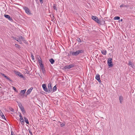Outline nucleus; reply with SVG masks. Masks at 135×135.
Masks as SVG:
<instances>
[{
	"mask_svg": "<svg viewBox=\"0 0 135 135\" xmlns=\"http://www.w3.org/2000/svg\"><path fill=\"white\" fill-rule=\"evenodd\" d=\"M5 78L9 81H12V80L9 77L7 76L5 77Z\"/></svg>",
	"mask_w": 135,
	"mask_h": 135,
	"instance_id": "obj_24",
	"label": "nucleus"
},
{
	"mask_svg": "<svg viewBox=\"0 0 135 135\" xmlns=\"http://www.w3.org/2000/svg\"><path fill=\"white\" fill-rule=\"evenodd\" d=\"M57 88L56 87V86H54L53 89V91H55L56 90Z\"/></svg>",
	"mask_w": 135,
	"mask_h": 135,
	"instance_id": "obj_25",
	"label": "nucleus"
},
{
	"mask_svg": "<svg viewBox=\"0 0 135 135\" xmlns=\"http://www.w3.org/2000/svg\"><path fill=\"white\" fill-rule=\"evenodd\" d=\"M92 18L93 20L95 21L97 23H100V21L99 20L98 17L96 16H92L91 17Z\"/></svg>",
	"mask_w": 135,
	"mask_h": 135,
	"instance_id": "obj_3",
	"label": "nucleus"
},
{
	"mask_svg": "<svg viewBox=\"0 0 135 135\" xmlns=\"http://www.w3.org/2000/svg\"><path fill=\"white\" fill-rule=\"evenodd\" d=\"M42 87L44 91L46 92H48L47 89L46 87V85L45 84H43L42 85Z\"/></svg>",
	"mask_w": 135,
	"mask_h": 135,
	"instance_id": "obj_8",
	"label": "nucleus"
},
{
	"mask_svg": "<svg viewBox=\"0 0 135 135\" xmlns=\"http://www.w3.org/2000/svg\"><path fill=\"white\" fill-rule=\"evenodd\" d=\"M122 19H121V21H122Z\"/></svg>",
	"mask_w": 135,
	"mask_h": 135,
	"instance_id": "obj_43",
	"label": "nucleus"
},
{
	"mask_svg": "<svg viewBox=\"0 0 135 135\" xmlns=\"http://www.w3.org/2000/svg\"><path fill=\"white\" fill-rule=\"evenodd\" d=\"M29 133H30V134L31 135H33V134H32V132L30 131L29 130Z\"/></svg>",
	"mask_w": 135,
	"mask_h": 135,
	"instance_id": "obj_36",
	"label": "nucleus"
},
{
	"mask_svg": "<svg viewBox=\"0 0 135 135\" xmlns=\"http://www.w3.org/2000/svg\"><path fill=\"white\" fill-rule=\"evenodd\" d=\"M40 2L41 3V4H42L43 3V0H39Z\"/></svg>",
	"mask_w": 135,
	"mask_h": 135,
	"instance_id": "obj_34",
	"label": "nucleus"
},
{
	"mask_svg": "<svg viewBox=\"0 0 135 135\" xmlns=\"http://www.w3.org/2000/svg\"><path fill=\"white\" fill-rule=\"evenodd\" d=\"M13 90H14L16 92H18V90H17L16 89V88L15 87L13 86Z\"/></svg>",
	"mask_w": 135,
	"mask_h": 135,
	"instance_id": "obj_30",
	"label": "nucleus"
},
{
	"mask_svg": "<svg viewBox=\"0 0 135 135\" xmlns=\"http://www.w3.org/2000/svg\"><path fill=\"white\" fill-rule=\"evenodd\" d=\"M48 91L49 93L52 90V89L51 86V83H49L48 85Z\"/></svg>",
	"mask_w": 135,
	"mask_h": 135,
	"instance_id": "obj_7",
	"label": "nucleus"
},
{
	"mask_svg": "<svg viewBox=\"0 0 135 135\" xmlns=\"http://www.w3.org/2000/svg\"><path fill=\"white\" fill-rule=\"evenodd\" d=\"M17 103H18V107L20 108L23 107L22 104L20 102H17Z\"/></svg>",
	"mask_w": 135,
	"mask_h": 135,
	"instance_id": "obj_17",
	"label": "nucleus"
},
{
	"mask_svg": "<svg viewBox=\"0 0 135 135\" xmlns=\"http://www.w3.org/2000/svg\"><path fill=\"white\" fill-rule=\"evenodd\" d=\"M33 88L31 87L26 92V94L27 95L29 94L31 92Z\"/></svg>",
	"mask_w": 135,
	"mask_h": 135,
	"instance_id": "obj_10",
	"label": "nucleus"
},
{
	"mask_svg": "<svg viewBox=\"0 0 135 135\" xmlns=\"http://www.w3.org/2000/svg\"><path fill=\"white\" fill-rule=\"evenodd\" d=\"M128 65L129 66H131L133 68H135V67L134 66V64L132 63V62L131 61H129Z\"/></svg>",
	"mask_w": 135,
	"mask_h": 135,
	"instance_id": "obj_11",
	"label": "nucleus"
},
{
	"mask_svg": "<svg viewBox=\"0 0 135 135\" xmlns=\"http://www.w3.org/2000/svg\"><path fill=\"white\" fill-rule=\"evenodd\" d=\"M84 51V50H79L76 51L71 52V54L73 56H76L79 54L83 52Z\"/></svg>",
	"mask_w": 135,
	"mask_h": 135,
	"instance_id": "obj_1",
	"label": "nucleus"
},
{
	"mask_svg": "<svg viewBox=\"0 0 135 135\" xmlns=\"http://www.w3.org/2000/svg\"><path fill=\"white\" fill-rule=\"evenodd\" d=\"M18 135H21V134H19Z\"/></svg>",
	"mask_w": 135,
	"mask_h": 135,
	"instance_id": "obj_44",
	"label": "nucleus"
},
{
	"mask_svg": "<svg viewBox=\"0 0 135 135\" xmlns=\"http://www.w3.org/2000/svg\"><path fill=\"white\" fill-rule=\"evenodd\" d=\"M31 57H32V58L33 60L35 59L34 58V56L32 55H31Z\"/></svg>",
	"mask_w": 135,
	"mask_h": 135,
	"instance_id": "obj_37",
	"label": "nucleus"
},
{
	"mask_svg": "<svg viewBox=\"0 0 135 135\" xmlns=\"http://www.w3.org/2000/svg\"><path fill=\"white\" fill-rule=\"evenodd\" d=\"M15 45L16 46V47H19V45H18V44H15Z\"/></svg>",
	"mask_w": 135,
	"mask_h": 135,
	"instance_id": "obj_39",
	"label": "nucleus"
},
{
	"mask_svg": "<svg viewBox=\"0 0 135 135\" xmlns=\"http://www.w3.org/2000/svg\"><path fill=\"white\" fill-rule=\"evenodd\" d=\"M112 62V59L109 58L108 60V64L109 67H112L113 66Z\"/></svg>",
	"mask_w": 135,
	"mask_h": 135,
	"instance_id": "obj_5",
	"label": "nucleus"
},
{
	"mask_svg": "<svg viewBox=\"0 0 135 135\" xmlns=\"http://www.w3.org/2000/svg\"><path fill=\"white\" fill-rule=\"evenodd\" d=\"M12 38L13 39L16 40L18 42H19L20 41V40H19L18 39H17V38L16 37H12Z\"/></svg>",
	"mask_w": 135,
	"mask_h": 135,
	"instance_id": "obj_27",
	"label": "nucleus"
},
{
	"mask_svg": "<svg viewBox=\"0 0 135 135\" xmlns=\"http://www.w3.org/2000/svg\"><path fill=\"white\" fill-rule=\"evenodd\" d=\"M52 18H54V19L55 18V17H54V16L53 15H52Z\"/></svg>",
	"mask_w": 135,
	"mask_h": 135,
	"instance_id": "obj_41",
	"label": "nucleus"
},
{
	"mask_svg": "<svg viewBox=\"0 0 135 135\" xmlns=\"http://www.w3.org/2000/svg\"><path fill=\"white\" fill-rule=\"evenodd\" d=\"M17 74L21 78H23V75L19 72H17Z\"/></svg>",
	"mask_w": 135,
	"mask_h": 135,
	"instance_id": "obj_16",
	"label": "nucleus"
},
{
	"mask_svg": "<svg viewBox=\"0 0 135 135\" xmlns=\"http://www.w3.org/2000/svg\"><path fill=\"white\" fill-rule=\"evenodd\" d=\"M21 111L23 113H25V112L24 108L21 110Z\"/></svg>",
	"mask_w": 135,
	"mask_h": 135,
	"instance_id": "obj_32",
	"label": "nucleus"
},
{
	"mask_svg": "<svg viewBox=\"0 0 135 135\" xmlns=\"http://www.w3.org/2000/svg\"><path fill=\"white\" fill-rule=\"evenodd\" d=\"M53 8L54 9L56 10V11L57 10V9L56 7V6L54 4V6L53 7Z\"/></svg>",
	"mask_w": 135,
	"mask_h": 135,
	"instance_id": "obj_29",
	"label": "nucleus"
},
{
	"mask_svg": "<svg viewBox=\"0 0 135 135\" xmlns=\"http://www.w3.org/2000/svg\"><path fill=\"white\" fill-rule=\"evenodd\" d=\"M4 17L7 18H8L9 21L12 22L13 21V20L12 19V17H11L10 16L8 15H4Z\"/></svg>",
	"mask_w": 135,
	"mask_h": 135,
	"instance_id": "obj_6",
	"label": "nucleus"
},
{
	"mask_svg": "<svg viewBox=\"0 0 135 135\" xmlns=\"http://www.w3.org/2000/svg\"><path fill=\"white\" fill-rule=\"evenodd\" d=\"M23 108H24L23 107H22H22L21 108H20V109H21V110H22V109H23Z\"/></svg>",
	"mask_w": 135,
	"mask_h": 135,
	"instance_id": "obj_42",
	"label": "nucleus"
},
{
	"mask_svg": "<svg viewBox=\"0 0 135 135\" xmlns=\"http://www.w3.org/2000/svg\"><path fill=\"white\" fill-rule=\"evenodd\" d=\"M23 37L21 36L20 37H19V39H23Z\"/></svg>",
	"mask_w": 135,
	"mask_h": 135,
	"instance_id": "obj_40",
	"label": "nucleus"
},
{
	"mask_svg": "<svg viewBox=\"0 0 135 135\" xmlns=\"http://www.w3.org/2000/svg\"><path fill=\"white\" fill-rule=\"evenodd\" d=\"M1 75H2V76H4L5 78V77H6V75L5 74H3V73H2L1 74Z\"/></svg>",
	"mask_w": 135,
	"mask_h": 135,
	"instance_id": "obj_35",
	"label": "nucleus"
},
{
	"mask_svg": "<svg viewBox=\"0 0 135 135\" xmlns=\"http://www.w3.org/2000/svg\"><path fill=\"white\" fill-rule=\"evenodd\" d=\"M123 98L122 96H120V97H119V100L120 101V103L121 104L122 103L123 101Z\"/></svg>",
	"mask_w": 135,
	"mask_h": 135,
	"instance_id": "obj_15",
	"label": "nucleus"
},
{
	"mask_svg": "<svg viewBox=\"0 0 135 135\" xmlns=\"http://www.w3.org/2000/svg\"><path fill=\"white\" fill-rule=\"evenodd\" d=\"M38 62L40 64H41V63H42V61L40 60H38Z\"/></svg>",
	"mask_w": 135,
	"mask_h": 135,
	"instance_id": "obj_33",
	"label": "nucleus"
},
{
	"mask_svg": "<svg viewBox=\"0 0 135 135\" xmlns=\"http://www.w3.org/2000/svg\"><path fill=\"white\" fill-rule=\"evenodd\" d=\"M26 91V89H24L23 90H21L20 93V95H23L25 93Z\"/></svg>",
	"mask_w": 135,
	"mask_h": 135,
	"instance_id": "obj_12",
	"label": "nucleus"
},
{
	"mask_svg": "<svg viewBox=\"0 0 135 135\" xmlns=\"http://www.w3.org/2000/svg\"><path fill=\"white\" fill-rule=\"evenodd\" d=\"M95 78L99 82L101 81V80H100V76L99 75L97 74Z\"/></svg>",
	"mask_w": 135,
	"mask_h": 135,
	"instance_id": "obj_13",
	"label": "nucleus"
},
{
	"mask_svg": "<svg viewBox=\"0 0 135 135\" xmlns=\"http://www.w3.org/2000/svg\"><path fill=\"white\" fill-rule=\"evenodd\" d=\"M24 118L25 121V122L27 124H29V122L28 120L27 119L26 117H25Z\"/></svg>",
	"mask_w": 135,
	"mask_h": 135,
	"instance_id": "obj_21",
	"label": "nucleus"
},
{
	"mask_svg": "<svg viewBox=\"0 0 135 135\" xmlns=\"http://www.w3.org/2000/svg\"><path fill=\"white\" fill-rule=\"evenodd\" d=\"M76 40L78 42H81L80 39L79 38H77Z\"/></svg>",
	"mask_w": 135,
	"mask_h": 135,
	"instance_id": "obj_31",
	"label": "nucleus"
},
{
	"mask_svg": "<svg viewBox=\"0 0 135 135\" xmlns=\"http://www.w3.org/2000/svg\"><path fill=\"white\" fill-rule=\"evenodd\" d=\"M0 115L1 116L2 118L6 120V118L3 113L1 110L0 111Z\"/></svg>",
	"mask_w": 135,
	"mask_h": 135,
	"instance_id": "obj_14",
	"label": "nucleus"
},
{
	"mask_svg": "<svg viewBox=\"0 0 135 135\" xmlns=\"http://www.w3.org/2000/svg\"><path fill=\"white\" fill-rule=\"evenodd\" d=\"M23 9L25 11V12L28 15L31 14V11L28 7L26 6H24L23 7Z\"/></svg>",
	"mask_w": 135,
	"mask_h": 135,
	"instance_id": "obj_2",
	"label": "nucleus"
},
{
	"mask_svg": "<svg viewBox=\"0 0 135 135\" xmlns=\"http://www.w3.org/2000/svg\"><path fill=\"white\" fill-rule=\"evenodd\" d=\"M49 61L51 64H54L55 62V60L53 59H51L49 60Z\"/></svg>",
	"mask_w": 135,
	"mask_h": 135,
	"instance_id": "obj_19",
	"label": "nucleus"
},
{
	"mask_svg": "<svg viewBox=\"0 0 135 135\" xmlns=\"http://www.w3.org/2000/svg\"><path fill=\"white\" fill-rule=\"evenodd\" d=\"M59 122L60 123V126L61 127H63L65 125V124L64 123H61V122Z\"/></svg>",
	"mask_w": 135,
	"mask_h": 135,
	"instance_id": "obj_20",
	"label": "nucleus"
},
{
	"mask_svg": "<svg viewBox=\"0 0 135 135\" xmlns=\"http://www.w3.org/2000/svg\"><path fill=\"white\" fill-rule=\"evenodd\" d=\"M75 65V64L74 63L70 64L69 65H66L65 66V68L66 69H70L73 67Z\"/></svg>",
	"mask_w": 135,
	"mask_h": 135,
	"instance_id": "obj_4",
	"label": "nucleus"
},
{
	"mask_svg": "<svg viewBox=\"0 0 135 135\" xmlns=\"http://www.w3.org/2000/svg\"><path fill=\"white\" fill-rule=\"evenodd\" d=\"M120 17L118 16H116L114 17V20H119L120 19Z\"/></svg>",
	"mask_w": 135,
	"mask_h": 135,
	"instance_id": "obj_23",
	"label": "nucleus"
},
{
	"mask_svg": "<svg viewBox=\"0 0 135 135\" xmlns=\"http://www.w3.org/2000/svg\"><path fill=\"white\" fill-rule=\"evenodd\" d=\"M41 69L42 70V73L44 75L45 74V70L44 68H41Z\"/></svg>",
	"mask_w": 135,
	"mask_h": 135,
	"instance_id": "obj_18",
	"label": "nucleus"
},
{
	"mask_svg": "<svg viewBox=\"0 0 135 135\" xmlns=\"http://www.w3.org/2000/svg\"><path fill=\"white\" fill-rule=\"evenodd\" d=\"M101 52L103 55H105L107 54V51L105 50H103Z\"/></svg>",
	"mask_w": 135,
	"mask_h": 135,
	"instance_id": "obj_22",
	"label": "nucleus"
},
{
	"mask_svg": "<svg viewBox=\"0 0 135 135\" xmlns=\"http://www.w3.org/2000/svg\"><path fill=\"white\" fill-rule=\"evenodd\" d=\"M40 66L41 68H44V65L42 63H41V64H40Z\"/></svg>",
	"mask_w": 135,
	"mask_h": 135,
	"instance_id": "obj_26",
	"label": "nucleus"
},
{
	"mask_svg": "<svg viewBox=\"0 0 135 135\" xmlns=\"http://www.w3.org/2000/svg\"><path fill=\"white\" fill-rule=\"evenodd\" d=\"M120 7H127V6L126 5H125L124 4H122L121 5H120Z\"/></svg>",
	"mask_w": 135,
	"mask_h": 135,
	"instance_id": "obj_28",
	"label": "nucleus"
},
{
	"mask_svg": "<svg viewBox=\"0 0 135 135\" xmlns=\"http://www.w3.org/2000/svg\"><path fill=\"white\" fill-rule=\"evenodd\" d=\"M11 135H14V132L12 131H11Z\"/></svg>",
	"mask_w": 135,
	"mask_h": 135,
	"instance_id": "obj_38",
	"label": "nucleus"
},
{
	"mask_svg": "<svg viewBox=\"0 0 135 135\" xmlns=\"http://www.w3.org/2000/svg\"><path fill=\"white\" fill-rule=\"evenodd\" d=\"M19 117H20V120L21 122V123L22 124L23 123H24V121L23 120V119L22 118V115L21 113H20L19 115Z\"/></svg>",
	"mask_w": 135,
	"mask_h": 135,
	"instance_id": "obj_9",
	"label": "nucleus"
}]
</instances>
